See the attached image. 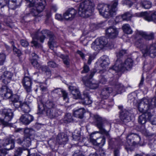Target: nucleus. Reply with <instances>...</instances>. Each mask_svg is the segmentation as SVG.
<instances>
[{
  "mask_svg": "<svg viewBox=\"0 0 156 156\" xmlns=\"http://www.w3.org/2000/svg\"><path fill=\"white\" fill-rule=\"evenodd\" d=\"M136 46L139 48L144 56L147 55L156 56V44L145 45L141 41H137L135 43Z\"/></svg>",
  "mask_w": 156,
  "mask_h": 156,
  "instance_id": "nucleus-4",
  "label": "nucleus"
},
{
  "mask_svg": "<svg viewBox=\"0 0 156 156\" xmlns=\"http://www.w3.org/2000/svg\"><path fill=\"white\" fill-rule=\"evenodd\" d=\"M45 111L46 115L50 119H55L58 115L57 111L55 108L46 109Z\"/></svg>",
  "mask_w": 156,
  "mask_h": 156,
  "instance_id": "nucleus-23",
  "label": "nucleus"
},
{
  "mask_svg": "<svg viewBox=\"0 0 156 156\" xmlns=\"http://www.w3.org/2000/svg\"><path fill=\"white\" fill-rule=\"evenodd\" d=\"M81 103L85 105H88L92 103L90 96L86 92H84L83 94L81 95Z\"/></svg>",
  "mask_w": 156,
  "mask_h": 156,
  "instance_id": "nucleus-20",
  "label": "nucleus"
},
{
  "mask_svg": "<svg viewBox=\"0 0 156 156\" xmlns=\"http://www.w3.org/2000/svg\"><path fill=\"white\" fill-rule=\"evenodd\" d=\"M113 89L110 87H106L104 88L101 91V95L102 98L104 99L107 98L110 94L113 93Z\"/></svg>",
  "mask_w": 156,
  "mask_h": 156,
  "instance_id": "nucleus-25",
  "label": "nucleus"
},
{
  "mask_svg": "<svg viewBox=\"0 0 156 156\" xmlns=\"http://www.w3.org/2000/svg\"><path fill=\"white\" fill-rule=\"evenodd\" d=\"M141 3L142 7L146 9H149L152 6L151 3L148 1H144Z\"/></svg>",
  "mask_w": 156,
  "mask_h": 156,
  "instance_id": "nucleus-36",
  "label": "nucleus"
},
{
  "mask_svg": "<svg viewBox=\"0 0 156 156\" xmlns=\"http://www.w3.org/2000/svg\"><path fill=\"white\" fill-rule=\"evenodd\" d=\"M30 61L33 66L37 68H40L41 69V67L40 66V64L38 62L37 59H30Z\"/></svg>",
  "mask_w": 156,
  "mask_h": 156,
  "instance_id": "nucleus-41",
  "label": "nucleus"
},
{
  "mask_svg": "<svg viewBox=\"0 0 156 156\" xmlns=\"http://www.w3.org/2000/svg\"><path fill=\"white\" fill-rule=\"evenodd\" d=\"M63 121L66 123H69L72 122L73 119L71 114L69 113H67L65 115Z\"/></svg>",
  "mask_w": 156,
  "mask_h": 156,
  "instance_id": "nucleus-32",
  "label": "nucleus"
},
{
  "mask_svg": "<svg viewBox=\"0 0 156 156\" xmlns=\"http://www.w3.org/2000/svg\"><path fill=\"white\" fill-rule=\"evenodd\" d=\"M140 112L143 113L139 116L138 122L141 124H144L146 122V117L147 116V118L149 119L150 116L151 115V113L148 111H144L143 112Z\"/></svg>",
  "mask_w": 156,
  "mask_h": 156,
  "instance_id": "nucleus-21",
  "label": "nucleus"
},
{
  "mask_svg": "<svg viewBox=\"0 0 156 156\" xmlns=\"http://www.w3.org/2000/svg\"><path fill=\"white\" fill-rule=\"evenodd\" d=\"M110 83L115 85V89L114 90H113V94H114L115 95L116 94H120L122 92L124 91L125 87L122 84L119 83H117L115 84H113L111 83Z\"/></svg>",
  "mask_w": 156,
  "mask_h": 156,
  "instance_id": "nucleus-26",
  "label": "nucleus"
},
{
  "mask_svg": "<svg viewBox=\"0 0 156 156\" xmlns=\"http://www.w3.org/2000/svg\"><path fill=\"white\" fill-rule=\"evenodd\" d=\"M127 142L129 144H132L135 145L140 144L141 138L140 136L136 134L132 133L129 134L126 137Z\"/></svg>",
  "mask_w": 156,
  "mask_h": 156,
  "instance_id": "nucleus-10",
  "label": "nucleus"
},
{
  "mask_svg": "<svg viewBox=\"0 0 156 156\" xmlns=\"http://www.w3.org/2000/svg\"><path fill=\"white\" fill-rule=\"evenodd\" d=\"M48 66L52 68H55L58 67V65L55 62L50 61L48 62Z\"/></svg>",
  "mask_w": 156,
  "mask_h": 156,
  "instance_id": "nucleus-49",
  "label": "nucleus"
},
{
  "mask_svg": "<svg viewBox=\"0 0 156 156\" xmlns=\"http://www.w3.org/2000/svg\"><path fill=\"white\" fill-rule=\"evenodd\" d=\"M31 44H33V46H34L36 48L38 47L39 44L38 43L37 41L35 40V39L34 37H33V40L31 42Z\"/></svg>",
  "mask_w": 156,
  "mask_h": 156,
  "instance_id": "nucleus-57",
  "label": "nucleus"
},
{
  "mask_svg": "<svg viewBox=\"0 0 156 156\" xmlns=\"http://www.w3.org/2000/svg\"><path fill=\"white\" fill-rule=\"evenodd\" d=\"M147 13L146 12H142L140 13H136L133 15V16L143 17L146 20V17L147 16Z\"/></svg>",
  "mask_w": 156,
  "mask_h": 156,
  "instance_id": "nucleus-43",
  "label": "nucleus"
},
{
  "mask_svg": "<svg viewBox=\"0 0 156 156\" xmlns=\"http://www.w3.org/2000/svg\"><path fill=\"white\" fill-rule=\"evenodd\" d=\"M69 89L73 95V98L75 99H81V95L79 91L75 87L72 86L69 87Z\"/></svg>",
  "mask_w": 156,
  "mask_h": 156,
  "instance_id": "nucleus-27",
  "label": "nucleus"
},
{
  "mask_svg": "<svg viewBox=\"0 0 156 156\" xmlns=\"http://www.w3.org/2000/svg\"><path fill=\"white\" fill-rule=\"evenodd\" d=\"M126 53V50H122L117 53L116 56L118 58H119Z\"/></svg>",
  "mask_w": 156,
  "mask_h": 156,
  "instance_id": "nucleus-51",
  "label": "nucleus"
},
{
  "mask_svg": "<svg viewBox=\"0 0 156 156\" xmlns=\"http://www.w3.org/2000/svg\"><path fill=\"white\" fill-rule=\"evenodd\" d=\"M95 58L94 56L93 55H89V57L87 61L88 64L90 65L91 64L92 61Z\"/></svg>",
  "mask_w": 156,
  "mask_h": 156,
  "instance_id": "nucleus-59",
  "label": "nucleus"
},
{
  "mask_svg": "<svg viewBox=\"0 0 156 156\" xmlns=\"http://www.w3.org/2000/svg\"><path fill=\"white\" fill-rule=\"evenodd\" d=\"M13 101L14 102V105L16 108L21 107L23 103L21 101L14 100Z\"/></svg>",
  "mask_w": 156,
  "mask_h": 156,
  "instance_id": "nucleus-50",
  "label": "nucleus"
},
{
  "mask_svg": "<svg viewBox=\"0 0 156 156\" xmlns=\"http://www.w3.org/2000/svg\"><path fill=\"white\" fill-rule=\"evenodd\" d=\"M20 5V3H19V4L17 3V1L16 0L12 1L9 4V7L10 9L14 10L17 8L19 7Z\"/></svg>",
  "mask_w": 156,
  "mask_h": 156,
  "instance_id": "nucleus-31",
  "label": "nucleus"
},
{
  "mask_svg": "<svg viewBox=\"0 0 156 156\" xmlns=\"http://www.w3.org/2000/svg\"><path fill=\"white\" fill-rule=\"evenodd\" d=\"M62 96L63 98V99L64 100L66 101L67 100V102L68 101V97L67 94L65 91L64 90L62 91Z\"/></svg>",
  "mask_w": 156,
  "mask_h": 156,
  "instance_id": "nucleus-62",
  "label": "nucleus"
},
{
  "mask_svg": "<svg viewBox=\"0 0 156 156\" xmlns=\"http://www.w3.org/2000/svg\"><path fill=\"white\" fill-rule=\"evenodd\" d=\"M77 11L74 8L69 9L63 14V18L67 21H72L76 16Z\"/></svg>",
  "mask_w": 156,
  "mask_h": 156,
  "instance_id": "nucleus-11",
  "label": "nucleus"
},
{
  "mask_svg": "<svg viewBox=\"0 0 156 156\" xmlns=\"http://www.w3.org/2000/svg\"><path fill=\"white\" fill-rule=\"evenodd\" d=\"M120 117L121 120L124 122L129 121L131 119L130 114L125 109L120 112Z\"/></svg>",
  "mask_w": 156,
  "mask_h": 156,
  "instance_id": "nucleus-24",
  "label": "nucleus"
},
{
  "mask_svg": "<svg viewBox=\"0 0 156 156\" xmlns=\"http://www.w3.org/2000/svg\"><path fill=\"white\" fill-rule=\"evenodd\" d=\"M83 83L86 86L91 89H96L98 87V83H95L93 79H83Z\"/></svg>",
  "mask_w": 156,
  "mask_h": 156,
  "instance_id": "nucleus-15",
  "label": "nucleus"
},
{
  "mask_svg": "<svg viewBox=\"0 0 156 156\" xmlns=\"http://www.w3.org/2000/svg\"><path fill=\"white\" fill-rule=\"evenodd\" d=\"M4 24L5 26H8L10 28H12V23L9 22V21L7 20H4Z\"/></svg>",
  "mask_w": 156,
  "mask_h": 156,
  "instance_id": "nucleus-60",
  "label": "nucleus"
},
{
  "mask_svg": "<svg viewBox=\"0 0 156 156\" xmlns=\"http://www.w3.org/2000/svg\"><path fill=\"white\" fill-rule=\"evenodd\" d=\"M49 31L46 30H43L38 34V37L37 39H39L40 41L43 42L44 40L46 38V36H48L49 40L48 42V45L49 48L53 50L54 46L56 45L55 42L54 40V37L52 34H49Z\"/></svg>",
  "mask_w": 156,
  "mask_h": 156,
  "instance_id": "nucleus-5",
  "label": "nucleus"
},
{
  "mask_svg": "<svg viewBox=\"0 0 156 156\" xmlns=\"http://www.w3.org/2000/svg\"><path fill=\"white\" fill-rule=\"evenodd\" d=\"M117 5L118 1L116 0L111 6L108 4H99L97 8L101 16L105 18H109L116 15Z\"/></svg>",
  "mask_w": 156,
  "mask_h": 156,
  "instance_id": "nucleus-3",
  "label": "nucleus"
},
{
  "mask_svg": "<svg viewBox=\"0 0 156 156\" xmlns=\"http://www.w3.org/2000/svg\"><path fill=\"white\" fill-rule=\"evenodd\" d=\"M137 34L140 35L146 41L153 40L154 39V34L153 32H151L147 34L146 32L143 31H138Z\"/></svg>",
  "mask_w": 156,
  "mask_h": 156,
  "instance_id": "nucleus-18",
  "label": "nucleus"
},
{
  "mask_svg": "<svg viewBox=\"0 0 156 156\" xmlns=\"http://www.w3.org/2000/svg\"><path fill=\"white\" fill-rule=\"evenodd\" d=\"M106 36L111 39L116 37L118 34V31L117 29L115 27H110L105 30Z\"/></svg>",
  "mask_w": 156,
  "mask_h": 156,
  "instance_id": "nucleus-13",
  "label": "nucleus"
},
{
  "mask_svg": "<svg viewBox=\"0 0 156 156\" xmlns=\"http://www.w3.org/2000/svg\"><path fill=\"white\" fill-rule=\"evenodd\" d=\"M146 20L148 21H153L154 22L156 23V12H155L152 13L150 16L147 13Z\"/></svg>",
  "mask_w": 156,
  "mask_h": 156,
  "instance_id": "nucleus-29",
  "label": "nucleus"
},
{
  "mask_svg": "<svg viewBox=\"0 0 156 156\" xmlns=\"http://www.w3.org/2000/svg\"><path fill=\"white\" fill-rule=\"evenodd\" d=\"M94 133H93L90 135V138L89 140V142L94 145L103 146L105 143V138L104 137H100L97 138L96 140L94 139L93 137V135Z\"/></svg>",
  "mask_w": 156,
  "mask_h": 156,
  "instance_id": "nucleus-12",
  "label": "nucleus"
},
{
  "mask_svg": "<svg viewBox=\"0 0 156 156\" xmlns=\"http://www.w3.org/2000/svg\"><path fill=\"white\" fill-rule=\"evenodd\" d=\"M6 58V55L5 54L0 53V65H3L5 61Z\"/></svg>",
  "mask_w": 156,
  "mask_h": 156,
  "instance_id": "nucleus-46",
  "label": "nucleus"
},
{
  "mask_svg": "<svg viewBox=\"0 0 156 156\" xmlns=\"http://www.w3.org/2000/svg\"><path fill=\"white\" fill-rule=\"evenodd\" d=\"M90 70L89 66L86 64H85L83 67V70L82 71L81 73H87Z\"/></svg>",
  "mask_w": 156,
  "mask_h": 156,
  "instance_id": "nucleus-55",
  "label": "nucleus"
},
{
  "mask_svg": "<svg viewBox=\"0 0 156 156\" xmlns=\"http://www.w3.org/2000/svg\"><path fill=\"white\" fill-rule=\"evenodd\" d=\"M31 86H23L25 89L27 93H29L31 91Z\"/></svg>",
  "mask_w": 156,
  "mask_h": 156,
  "instance_id": "nucleus-63",
  "label": "nucleus"
},
{
  "mask_svg": "<svg viewBox=\"0 0 156 156\" xmlns=\"http://www.w3.org/2000/svg\"><path fill=\"white\" fill-rule=\"evenodd\" d=\"M109 63V59L108 58H106L102 60V62L101 63V66L102 68H105L107 66Z\"/></svg>",
  "mask_w": 156,
  "mask_h": 156,
  "instance_id": "nucleus-40",
  "label": "nucleus"
},
{
  "mask_svg": "<svg viewBox=\"0 0 156 156\" xmlns=\"http://www.w3.org/2000/svg\"><path fill=\"white\" fill-rule=\"evenodd\" d=\"M21 109L24 113H28L30 111V108L28 105L23 103L21 107Z\"/></svg>",
  "mask_w": 156,
  "mask_h": 156,
  "instance_id": "nucleus-38",
  "label": "nucleus"
},
{
  "mask_svg": "<svg viewBox=\"0 0 156 156\" xmlns=\"http://www.w3.org/2000/svg\"><path fill=\"white\" fill-rule=\"evenodd\" d=\"M123 20H124L122 18V15L120 16H116L115 20V22L117 23H118Z\"/></svg>",
  "mask_w": 156,
  "mask_h": 156,
  "instance_id": "nucleus-58",
  "label": "nucleus"
},
{
  "mask_svg": "<svg viewBox=\"0 0 156 156\" xmlns=\"http://www.w3.org/2000/svg\"><path fill=\"white\" fill-rule=\"evenodd\" d=\"M133 64V61L131 58H127L124 62L121 59H118L114 65L109 71L110 72L115 71L116 73L115 77H119L122 74L121 71L129 70L132 67Z\"/></svg>",
  "mask_w": 156,
  "mask_h": 156,
  "instance_id": "nucleus-1",
  "label": "nucleus"
},
{
  "mask_svg": "<svg viewBox=\"0 0 156 156\" xmlns=\"http://www.w3.org/2000/svg\"><path fill=\"white\" fill-rule=\"evenodd\" d=\"M9 0H0V8H3L8 3Z\"/></svg>",
  "mask_w": 156,
  "mask_h": 156,
  "instance_id": "nucleus-47",
  "label": "nucleus"
},
{
  "mask_svg": "<svg viewBox=\"0 0 156 156\" xmlns=\"http://www.w3.org/2000/svg\"><path fill=\"white\" fill-rule=\"evenodd\" d=\"M3 142L2 145L6 147V149L8 150L12 149L14 147V141L10 137L6 138Z\"/></svg>",
  "mask_w": 156,
  "mask_h": 156,
  "instance_id": "nucleus-16",
  "label": "nucleus"
},
{
  "mask_svg": "<svg viewBox=\"0 0 156 156\" xmlns=\"http://www.w3.org/2000/svg\"><path fill=\"white\" fill-rule=\"evenodd\" d=\"M122 29L123 31L127 34H130L132 33V31L129 25L128 24L124 25L122 27Z\"/></svg>",
  "mask_w": 156,
  "mask_h": 156,
  "instance_id": "nucleus-34",
  "label": "nucleus"
},
{
  "mask_svg": "<svg viewBox=\"0 0 156 156\" xmlns=\"http://www.w3.org/2000/svg\"><path fill=\"white\" fill-rule=\"evenodd\" d=\"M20 42L21 45L24 47H27L29 45V43L25 40H21Z\"/></svg>",
  "mask_w": 156,
  "mask_h": 156,
  "instance_id": "nucleus-53",
  "label": "nucleus"
},
{
  "mask_svg": "<svg viewBox=\"0 0 156 156\" xmlns=\"http://www.w3.org/2000/svg\"><path fill=\"white\" fill-rule=\"evenodd\" d=\"M13 74L11 72L5 71L4 72L2 76V78H11Z\"/></svg>",
  "mask_w": 156,
  "mask_h": 156,
  "instance_id": "nucleus-45",
  "label": "nucleus"
},
{
  "mask_svg": "<svg viewBox=\"0 0 156 156\" xmlns=\"http://www.w3.org/2000/svg\"><path fill=\"white\" fill-rule=\"evenodd\" d=\"M122 18L124 20H129L133 16V15L130 12H127L122 15Z\"/></svg>",
  "mask_w": 156,
  "mask_h": 156,
  "instance_id": "nucleus-37",
  "label": "nucleus"
},
{
  "mask_svg": "<svg viewBox=\"0 0 156 156\" xmlns=\"http://www.w3.org/2000/svg\"><path fill=\"white\" fill-rule=\"evenodd\" d=\"M25 136H27V138H29L30 136L33 135L35 133L34 130L32 129L26 128L24 130Z\"/></svg>",
  "mask_w": 156,
  "mask_h": 156,
  "instance_id": "nucleus-30",
  "label": "nucleus"
},
{
  "mask_svg": "<svg viewBox=\"0 0 156 156\" xmlns=\"http://www.w3.org/2000/svg\"><path fill=\"white\" fill-rule=\"evenodd\" d=\"M22 153V149L21 148H19L15 152L14 156H20Z\"/></svg>",
  "mask_w": 156,
  "mask_h": 156,
  "instance_id": "nucleus-52",
  "label": "nucleus"
},
{
  "mask_svg": "<svg viewBox=\"0 0 156 156\" xmlns=\"http://www.w3.org/2000/svg\"><path fill=\"white\" fill-rule=\"evenodd\" d=\"M6 154V152L5 150H0V156H5Z\"/></svg>",
  "mask_w": 156,
  "mask_h": 156,
  "instance_id": "nucleus-64",
  "label": "nucleus"
},
{
  "mask_svg": "<svg viewBox=\"0 0 156 156\" xmlns=\"http://www.w3.org/2000/svg\"><path fill=\"white\" fill-rule=\"evenodd\" d=\"M38 0V2L36 4L34 2V5L30 7H33L31 9L30 12L32 15L34 16H37L39 13L43 11L45 7L46 3L45 0Z\"/></svg>",
  "mask_w": 156,
  "mask_h": 156,
  "instance_id": "nucleus-7",
  "label": "nucleus"
},
{
  "mask_svg": "<svg viewBox=\"0 0 156 156\" xmlns=\"http://www.w3.org/2000/svg\"><path fill=\"white\" fill-rule=\"evenodd\" d=\"M41 69L43 71L45 72L46 77H49L51 76V73L49 69L46 66H42L41 67Z\"/></svg>",
  "mask_w": 156,
  "mask_h": 156,
  "instance_id": "nucleus-35",
  "label": "nucleus"
},
{
  "mask_svg": "<svg viewBox=\"0 0 156 156\" xmlns=\"http://www.w3.org/2000/svg\"><path fill=\"white\" fill-rule=\"evenodd\" d=\"M55 18L56 19L59 20H64L63 18V16H62L60 14H56L55 15Z\"/></svg>",
  "mask_w": 156,
  "mask_h": 156,
  "instance_id": "nucleus-61",
  "label": "nucleus"
},
{
  "mask_svg": "<svg viewBox=\"0 0 156 156\" xmlns=\"http://www.w3.org/2000/svg\"><path fill=\"white\" fill-rule=\"evenodd\" d=\"M63 60L64 63L68 67L69 66L70 59L68 55H61L60 56Z\"/></svg>",
  "mask_w": 156,
  "mask_h": 156,
  "instance_id": "nucleus-33",
  "label": "nucleus"
},
{
  "mask_svg": "<svg viewBox=\"0 0 156 156\" xmlns=\"http://www.w3.org/2000/svg\"><path fill=\"white\" fill-rule=\"evenodd\" d=\"M13 51L15 54L17 55V56L20 55L21 54V51L20 50L18 49L17 48L13 47Z\"/></svg>",
  "mask_w": 156,
  "mask_h": 156,
  "instance_id": "nucleus-56",
  "label": "nucleus"
},
{
  "mask_svg": "<svg viewBox=\"0 0 156 156\" xmlns=\"http://www.w3.org/2000/svg\"><path fill=\"white\" fill-rule=\"evenodd\" d=\"M142 133L146 136H152L153 134H150L145 129L142 130Z\"/></svg>",
  "mask_w": 156,
  "mask_h": 156,
  "instance_id": "nucleus-54",
  "label": "nucleus"
},
{
  "mask_svg": "<svg viewBox=\"0 0 156 156\" xmlns=\"http://www.w3.org/2000/svg\"><path fill=\"white\" fill-rule=\"evenodd\" d=\"M85 112V110L83 108H80L74 111L73 112V115L76 118L82 119L83 117V115Z\"/></svg>",
  "mask_w": 156,
  "mask_h": 156,
  "instance_id": "nucleus-28",
  "label": "nucleus"
},
{
  "mask_svg": "<svg viewBox=\"0 0 156 156\" xmlns=\"http://www.w3.org/2000/svg\"><path fill=\"white\" fill-rule=\"evenodd\" d=\"M30 138H27L26 139H25L23 141H22L20 139H18L17 140V142L19 144H21L22 143L24 142V144H26V142L28 144V146H29V145L30 144Z\"/></svg>",
  "mask_w": 156,
  "mask_h": 156,
  "instance_id": "nucleus-44",
  "label": "nucleus"
},
{
  "mask_svg": "<svg viewBox=\"0 0 156 156\" xmlns=\"http://www.w3.org/2000/svg\"><path fill=\"white\" fill-rule=\"evenodd\" d=\"M94 3L90 0H85L78 5V12L83 17L88 18L92 16L94 11Z\"/></svg>",
  "mask_w": 156,
  "mask_h": 156,
  "instance_id": "nucleus-2",
  "label": "nucleus"
},
{
  "mask_svg": "<svg viewBox=\"0 0 156 156\" xmlns=\"http://www.w3.org/2000/svg\"><path fill=\"white\" fill-rule=\"evenodd\" d=\"M73 139L75 141H79L80 139V133L78 131L75 130L73 134Z\"/></svg>",
  "mask_w": 156,
  "mask_h": 156,
  "instance_id": "nucleus-39",
  "label": "nucleus"
},
{
  "mask_svg": "<svg viewBox=\"0 0 156 156\" xmlns=\"http://www.w3.org/2000/svg\"><path fill=\"white\" fill-rule=\"evenodd\" d=\"M22 82L23 86H31L32 82L30 79H23Z\"/></svg>",
  "mask_w": 156,
  "mask_h": 156,
  "instance_id": "nucleus-42",
  "label": "nucleus"
},
{
  "mask_svg": "<svg viewBox=\"0 0 156 156\" xmlns=\"http://www.w3.org/2000/svg\"><path fill=\"white\" fill-rule=\"evenodd\" d=\"M68 139L66 134L64 133H59L57 137V142L60 144H66Z\"/></svg>",
  "mask_w": 156,
  "mask_h": 156,
  "instance_id": "nucleus-22",
  "label": "nucleus"
},
{
  "mask_svg": "<svg viewBox=\"0 0 156 156\" xmlns=\"http://www.w3.org/2000/svg\"><path fill=\"white\" fill-rule=\"evenodd\" d=\"M38 109L40 111H42L44 109V110L46 109H51L55 108V103L50 101H47L45 103L44 106L41 104V105H38Z\"/></svg>",
  "mask_w": 156,
  "mask_h": 156,
  "instance_id": "nucleus-19",
  "label": "nucleus"
},
{
  "mask_svg": "<svg viewBox=\"0 0 156 156\" xmlns=\"http://www.w3.org/2000/svg\"><path fill=\"white\" fill-rule=\"evenodd\" d=\"M33 120V117L29 114H25L22 115L20 119V122L26 125L29 124Z\"/></svg>",
  "mask_w": 156,
  "mask_h": 156,
  "instance_id": "nucleus-17",
  "label": "nucleus"
},
{
  "mask_svg": "<svg viewBox=\"0 0 156 156\" xmlns=\"http://www.w3.org/2000/svg\"><path fill=\"white\" fill-rule=\"evenodd\" d=\"M94 118L96 121V126L99 130V132H96L95 133H100L107 136H109L108 132L104 128V124L106 122V121L102 119L98 115H95Z\"/></svg>",
  "mask_w": 156,
  "mask_h": 156,
  "instance_id": "nucleus-6",
  "label": "nucleus"
},
{
  "mask_svg": "<svg viewBox=\"0 0 156 156\" xmlns=\"http://www.w3.org/2000/svg\"><path fill=\"white\" fill-rule=\"evenodd\" d=\"M108 44V41L105 37H102L96 39L92 44V48L98 51L103 48Z\"/></svg>",
  "mask_w": 156,
  "mask_h": 156,
  "instance_id": "nucleus-8",
  "label": "nucleus"
},
{
  "mask_svg": "<svg viewBox=\"0 0 156 156\" xmlns=\"http://www.w3.org/2000/svg\"><path fill=\"white\" fill-rule=\"evenodd\" d=\"M0 94L5 99L10 98L12 96V92L6 86H3L1 88Z\"/></svg>",
  "mask_w": 156,
  "mask_h": 156,
  "instance_id": "nucleus-14",
  "label": "nucleus"
},
{
  "mask_svg": "<svg viewBox=\"0 0 156 156\" xmlns=\"http://www.w3.org/2000/svg\"><path fill=\"white\" fill-rule=\"evenodd\" d=\"M149 120L152 124L156 125V116L153 115L151 114Z\"/></svg>",
  "mask_w": 156,
  "mask_h": 156,
  "instance_id": "nucleus-48",
  "label": "nucleus"
},
{
  "mask_svg": "<svg viewBox=\"0 0 156 156\" xmlns=\"http://www.w3.org/2000/svg\"><path fill=\"white\" fill-rule=\"evenodd\" d=\"M2 113L5 115L4 119H0V122L5 126H10V124L9 123L12 119L13 113L11 109H5L3 110Z\"/></svg>",
  "mask_w": 156,
  "mask_h": 156,
  "instance_id": "nucleus-9",
  "label": "nucleus"
}]
</instances>
